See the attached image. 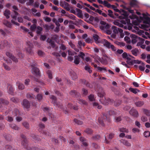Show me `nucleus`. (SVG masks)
<instances>
[{"label":"nucleus","mask_w":150,"mask_h":150,"mask_svg":"<svg viewBox=\"0 0 150 150\" xmlns=\"http://www.w3.org/2000/svg\"><path fill=\"white\" fill-rule=\"evenodd\" d=\"M132 24L134 25H133L131 24L129 25L128 26V29L131 30L132 32L136 33L139 35L142 36L143 38L147 39L148 37L150 38V31L149 33L147 32H144L143 30H140L138 27L136 26L139 25V23L136 20L132 21Z\"/></svg>","instance_id":"nucleus-1"},{"label":"nucleus","mask_w":150,"mask_h":150,"mask_svg":"<svg viewBox=\"0 0 150 150\" xmlns=\"http://www.w3.org/2000/svg\"><path fill=\"white\" fill-rule=\"evenodd\" d=\"M147 16H149V14L147 13L146 15L143 13L142 16L140 17L141 20L143 21L144 24H139V27L146 30L150 31V18Z\"/></svg>","instance_id":"nucleus-2"},{"label":"nucleus","mask_w":150,"mask_h":150,"mask_svg":"<svg viewBox=\"0 0 150 150\" xmlns=\"http://www.w3.org/2000/svg\"><path fill=\"white\" fill-rule=\"evenodd\" d=\"M121 15L119 16L121 19H123L122 20L121 23L125 25L129 24L130 23V20L128 18V14L127 12L122 10L121 12Z\"/></svg>","instance_id":"nucleus-3"},{"label":"nucleus","mask_w":150,"mask_h":150,"mask_svg":"<svg viewBox=\"0 0 150 150\" xmlns=\"http://www.w3.org/2000/svg\"><path fill=\"white\" fill-rule=\"evenodd\" d=\"M116 112L115 111H113V110H111L109 112V115H104L102 119L99 118L98 121L99 123L102 126H104V123L103 122H104L107 121H109L110 120V118L109 115H116Z\"/></svg>","instance_id":"nucleus-4"},{"label":"nucleus","mask_w":150,"mask_h":150,"mask_svg":"<svg viewBox=\"0 0 150 150\" xmlns=\"http://www.w3.org/2000/svg\"><path fill=\"white\" fill-rule=\"evenodd\" d=\"M122 57L123 58L126 59L127 61V62L129 65H132L134 63L139 64L141 62L139 60H132L131 58H133V57L130 55H127L126 52H124L122 54Z\"/></svg>","instance_id":"nucleus-5"},{"label":"nucleus","mask_w":150,"mask_h":150,"mask_svg":"<svg viewBox=\"0 0 150 150\" xmlns=\"http://www.w3.org/2000/svg\"><path fill=\"white\" fill-rule=\"evenodd\" d=\"M12 7L13 10V11L14 14L13 15V14H12L11 15V17L13 19L11 20V23L17 25H18L19 24L14 21V20H16L17 17L18 15V13L15 11L16 10H18V8L16 6L14 5L13 6H12Z\"/></svg>","instance_id":"nucleus-6"},{"label":"nucleus","mask_w":150,"mask_h":150,"mask_svg":"<svg viewBox=\"0 0 150 150\" xmlns=\"http://www.w3.org/2000/svg\"><path fill=\"white\" fill-rule=\"evenodd\" d=\"M100 24L99 28L103 32H106L111 26L110 24L106 23L103 21H101Z\"/></svg>","instance_id":"nucleus-7"},{"label":"nucleus","mask_w":150,"mask_h":150,"mask_svg":"<svg viewBox=\"0 0 150 150\" xmlns=\"http://www.w3.org/2000/svg\"><path fill=\"white\" fill-rule=\"evenodd\" d=\"M33 45L30 42H27L26 47L25 50L26 52L30 54H32L33 53V51L32 49Z\"/></svg>","instance_id":"nucleus-8"},{"label":"nucleus","mask_w":150,"mask_h":150,"mask_svg":"<svg viewBox=\"0 0 150 150\" xmlns=\"http://www.w3.org/2000/svg\"><path fill=\"white\" fill-rule=\"evenodd\" d=\"M130 37L132 39V43L133 44L135 43L138 40L141 41L142 39L133 34L130 35Z\"/></svg>","instance_id":"nucleus-9"},{"label":"nucleus","mask_w":150,"mask_h":150,"mask_svg":"<svg viewBox=\"0 0 150 150\" xmlns=\"http://www.w3.org/2000/svg\"><path fill=\"white\" fill-rule=\"evenodd\" d=\"M130 114L135 117H138L139 114L137 111L134 108H132L129 111Z\"/></svg>","instance_id":"nucleus-10"},{"label":"nucleus","mask_w":150,"mask_h":150,"mask_svg":"<svg viewBox=\"0 0 150 150\" xmlns=\"http://www.w3.org/2000/svg\"><path fill=\"white\" fill-rule=\"evenodd\" d=\"M104 99L105 100H104V99H101L99 100L100 101V102L103 104L104 105H107L108 104H110L113 101V100L110 99L109 98H107L106 99L105 98H104Z\"/></svg>","instance_id":"nucleus-11"},{"label":"nucleus","mask_w":150,"mask_h":150,"mask_svg":"<svg viewBox=\"0 0 150 150\" xmlns=\"http://www.w3.org/2000/svg\"><path fill=\"white\" fill-rule=\"evenodd\" d=\"M79 139L81 142V145L83 147H86L88 146V144L87 142V140L84 137H80Z\"/></svg>","instance_id":"nucleus-12"},{"label":"nucleus","mask_w":150,"mask_h":150,"mask_svg":"<svg viewBox=\"0 0 150 150\" xmlns=\"http://www.w3.org/2000/svg\"><path fill=\"white\" fill-rule=\"evenodd\" d=\"M101 43L103 44V45L108 48L110 47L111 44L108 41L105 39H103L101 40Z\"/></svg>","instance_id":"nucleus-13"},{"label":"nucleus","mask_w":150,"mask_h":150,"mask_svg":"<svg viewBox=\"0 0 150 150\" xmlns=\"http://www.w3.org/2000/svg\"><path fill=\"white\" fill-rule=\"evenodd\" d=\"M33 74L36 76L39 75V70L38 68L36 67H33L31 69Z\"/></svg>","instance_id":"nucleus-14"},{"label":"nucleus","mask_w":150,"mask_h":150,"mask_svg":"<svg viewBox=\"0 0 150 150\" xmlns=\"http://www.w3.org/2000/svg\"><path fill=\"white\" fill-rule=\"evenodd\" d=\"M22 105L24 108H28L30 107V104L29 101L27 100L24 99L23 100Z\"/></svg>","instance_id":"nucleus-15"},{"label":"nucleus","mask_w":150,"mask_h":150,"mask_svg":"<svg viewBox=\"0 0 150 150\" xmlns=\"http://www.w3.org/2000/svg\"><path fill=\"white\" fill-rule=\"evenodd\" d=\"M6 55L8 57L10 58L12 60H13L14 62H18V59L14 57L13 56L12 54L9 52H7L6 53Z\"/></svg>","instance_id":"nucleus-16"},{"label":"nucleus","mask_w":150,"mask_h":150,"mask_svg":"<svg viewBox=\"0 0 150 150\" xmlns=\"http://www.w3.org/2000/svg\"><path fill=\"white\" fill-rule=\"evenodd\" d=\"M120 142L126 146L130 147L131 146V144L127 140L122 139L120 140Z\"/></svg>","instance_id":"nucleus-17"},{"label":"nucleus","mask_w":150,"mask_h":150,"mask_svg":"<svg viewBox=\"0 0 150 150\" xmlns=\"http://www.w3.org/2000/svg\"><path fill=\"white\" fill-rule=\"evenodd\" d=\"M112 29L113 30V32L115 34H117L119 32L122 31V29H121L117 28L115 26H112Z\"/></svg>","instance_id":"nucleus-18"},{"label":"nucleus","mask_w":150,"mask_h":150,"mask_svg":"<svg viewBox=\"0 0 150 150\" xmlns=\"http://www.w3.org/2000/svg\"><path fill=\"white\" fill-rule=\"evenodd\" d=\"M93 57L95 60L98 63L100 62L102 64H104L106 62L103 61V59L100 58L97 55Z\"/></svg>","instance_id":"nucleus-19"},{"label":"nucleus","mask_w":150,"mask_h":150,"mask_svg":"<svg viewBox=\"0 0 150 150\" xmlns=\"http://www.w3.org/2000/svg\"><path fill=\"white\" fill-rule=\"evenodd\" d=\"M68 17L69 18L74 20H75L76 22L81 23L82 21L81 20H77L76 19V17L75 16L72 14H69L68 15Z\"/></svg>","instance_id":"nucleus-20"},{"label":"nucleus","mask_w":150,"mask_h":150,"mask_svg":"<svg viewBox=\"0 0 150 150\" xmlns=\"http://www.w3.org/2000/svg\"><path fill=\"white\" fill-rule=\"evenodd\" d=\"M132 54L135 56H137L139 54V52L138 50L136 48H134L131 50Z\"/></svg>","instance_id":"nucleus-21"},{"label":"nucleus","mask_w":150,"mask_h":150,"mask_svg":"<svg viewBox=\"0 0 150 150\" xmlns=\"http://www.w3.org/2000/svg\"><path fill=\"white\" fill-rule=\"evenodd\" d=\"M50 98L52 100V103H53L54 105L58 106V107L59 106L58 105L57 103L56 102V98L54 96L51 95L50 96Z\"/></svg>","instance_id":"nucleus-22"},{"label":"nucleus","mask_w":150,"mask_h":150,"mask_svg":"<svg viewBox=\"0 0 150 150\" xmlns=\"http://www.w3.org/2000/svg\"><path fill=\"white\" fill-rule=\"evenodd\" d=\"M62 6L67 11H69L70 10V5L68 3L66 2H64Z\"/></svg>","instance_id":"nucleus-23"},{"label":"nucleus","mask_w":150,"mask_h":150,"mask_svg":"<svg viewBox=\"0 0 150 150\" xmlns=\"http://www.w3.org/2000/svg\"><path fill=\"white\" fill-rule=\"evenodd\" d=\"M144 39H142L140 42H137V46H140L141 48L142 49H144L145 48V45H142V43L144 42Z\"/></svg>","instance_id":"nucleus-24"},{"label":"nucleus","mask_w":150,"mask_h":150,"mask_svg":"<svg viewBox=\"0 0 150 150\" xmlns=\"http://www.w3.org/2000/svg\"><path fill=\"white\" fill-rule=\"evenodd\" d=\"M93 37L96 43H98L100 42H101V40H100V38L98 35L95 34L93 35Z\"/></svg>","instance_id":"nucleus-25"},{"label":"nucleus","mask_w":150,"mask_h":150,"mask_svg":"<svg viewBox=\"0 0 150 150\" xmlns=\"http://www.w3.org/2000/svg\"><path fill=\"white\" fill-rule=\"evenodd\" d=\"M8 92L10 94H12L13 91V89L12 86L10 85H8L7 86Z\"/></svg>","instance_id":"nucleus-26"},{"label":"nucleus","mask_w":150,"mask_h":150,"mask_svg":"<svg viewBox=\"0 0 150 150\" xmlns=\"http://www.w3.org/2000/svg\"><path fill=\"white\" fill-rule=\"evenodd\" d=\"M80 61V59L78 56H74V62L76 64H79Z\"/></svg>","instance_id":"nucleus-27"},{"label":"nucleus","mask_w":150,"mask_h":150,"mask_svg":"<svg viewBox=\"0 0 150 150\" xmlns=\"http://www.w3.org/2000/svg\"><path fill=\"white\" fill-rule=\"evenodd\" d=\"M18 88L20 90H23L24 88V86L23 84L18 82L17 83Z\"/></svg>","instance_id":"nucleus-28"},{"label":"nucleus","mask_w":150,"mask_h":150,"mask_svg":"<svg viewBox=\"0 0 150 150\" xmlns=\"http://www.w3.org/2000/svg\"><path fill=\"white\" fill-rule=\"evenodd\" d=\"M76 11L77 16L80 18L82 17L83 15L81 10L79 8H76Z\"/></svg>","instance_id":"nucleus-29"},{"label":"nucleus","mask_w":150,"mask_h":150,"mask_svg":"<svg viewBox=\"0 0 150 150\" xmlns=\"http://www.w3.org/2000/svg\"><path fill=\"white\" fill-rule=\"evenodd\" d=\"M104 95V91L102 90H99L98 93V96L100 97H103Z\"/></svg>","instance_id":"nucleus-30"},{"label":"nucleus","mask_w":150,"mask_h":150,"mask_svg":"<svg viewBox=\"0 0 150 150\" xmlns=\"http://www.w3.org/2000/svg\"><path fill=\"white\" fill-rule=\"evenodd\" d=\"M4 14L6 17V18H9L10 17V11L8 10H6L4 13Z\"/></svg>","instance_id":"nucleus-31"},{"label":"nucleus","mask_w":150,"mask_h":150,"mask_svg":"<svg viewBox=\"0 0 150 150\" xmlns=\"http://www.w3.org/2000/svg\"><path fill=\"white\" fill-rule=\"evenodd\" d=\"M140 61L141 62L140 64H141L142 65L139 66V68L141 71H144L145 69V64L143 62H142ZM139 64H140V63Z\"/></svg>","instance_id":"nucleus-32"},{"label":"nucleus","mask_w":150,"mask_h":150,"mask_svg":"<svg viewBox=\"0 0 150 150\" xmlns=\"http://www.w3.org/2000/svg\"><path fill=\"white\" fill-rule=\"evenodd\" d=\"M69 44L71 46V48L74 49V50L76 52H78L79 51V50L75 48V45L73 44L71 42H69Z\"/></svg>","instance_id":"nucleus-33"},{"label":"nucleus","mask_w":150,"mask_h":150,"mask_svg":"<svg viewBox=\"0 0 150 150\" xmlns=\"http://www.w3.org/2000/svg\"><path fill=\"white\" fill-rule=\"evenodd\" d=\"M142 110L145 114L148 116H150V110L144 108H143Z\"/></svg>","instance_id":"nucleus-34"},{"label":"nucleus","mask_w":150,"mask_h":150,"mask_svg":"<svg viewBox=\"0 0 150 150\" xmlns=\"http://www.w3.org/2000/svg\"><path fill=\"white\" fill-rule=\"evenodd\" d=\"M37 30L36 31V33L37 34H40L42 30V27L38 26L36 28Z\"/></svg>","instance_id":"nucleus-35"},{"label":"nucleus","mask_w":150,"mask_h":150,"mask_svg":"<svg viewBox=\"0 0 150 150\" xmlns=\"http://www.w3.org/2000/svg\"><path fill=\"white\" fill-rule=\"evenodd\" d=\"M144 104L143 102L139 101L135 103V104L137 107H141Z\"/></svg>","instance_id":"nucleus-36"},{"label":"nucleus","mask_w":150,"mask_h":150,"mask_svg":"<svg viewBox=\"0 0 150 150\" xmlns=\"http://www.w3.org/2000/svg\"><path fill=\"white\" fill-rule=\"evenodd\" d=\"M71 76L73 80H75L77 78V76L75 72H73L71 74Z\"/></svg>","instance_id":"nucleus-37"},{"label":"nucleus","mask_w":150,"mask_h":150,"mask_svg":"<svg viewBox=\"0 0 150 150\" xmlns=\"http://www.w3.org/2000/svg\"><path fill=\"white\" fill-rule=\"evenodd\" d=\"M129 90L132 92L134 93H136L137 92H139V91L137 89L135 88H130Z\"/></svg>","instance_id":"nucleus-38"},{"label":"nucleus","mask_w":150,"mask_h":150,"mask_svg":"<svg viewBox=\"0 0 150 150\" xmlns=\"http://www.w3.org/2000/svg\"><path fill=\"white\" fill-rule=\"evenodd\" d=\"M78 103L81 105H86L87 104V103L85 101L81 99H79L78 100Z\"/></svg>","instance_id":"nucleus-39"},{"label":"nucleus","mask_w":150,"mask_h":150,"mask_svg":"<svg viewBox=\"0 0 150 150\" xmlns=\"http://www.w3.org/2000/svg\"><path fill=\"white\" fill-rule=\"evenodd\" d=\"M91 67L90 66H86L85 67V69L89 73L92 72V70L91 69Z\"/></svg>","instance_id":"nucleus-40"},{"label":"nucleus","mask_w":150,"mask_h":150,"mask_svg":"<svg viewBox=\"0 0 150 150\" xmlns=\"http://www.w3.org/2000/svg\"><path fill=\"white\" fill-rule=\"evenodd\" d=\"M10 126L13 129H15V130H18V129L19 128V127H18V126H17L15 124H12L10 125Z\"/></svg>","instance_id":"nucleus-41"},{"label":"nucleus","mask_w":150,"mask_h":150,"mask_svg":"<svg viewBox=\"0 0 150 150\" xmlns=\"http://www.w3.org/2000/svg\"><path fill=\"white\" fill-rule=\"evenodd\" d=\"M97 69L100 71H106V67H97Z\"/></svg>","instance_id":"nucleus-42"},{"label":"nucleus","mask_w":150,"mask_h":150,"mask_svg":"<svg viewBox=\"0 0 150 150\" xmlns=\"http://www.w3.org/2000/svg\"><path fill=\"white\" fill-rule=\"evenodd\" d=\"M37 27L36 25L34 24L32 25L30 28V30L32 31H34L36 29Z\"/></svg>","instance_id":"nucleus-43"},{"label":"nucleus","mask_w":150,"mask_h":150,"mask_svg":"<svg viewBox=\"0 0 150 150\" xmlns=\"http://www.w3.org/2000/svg\"><path fill=\"white\" fill-rule=\"evenodd\" d=\"M47 73L49 78L52 79V73L51 71L48 70L47 71Z\"/></svg>","instance_id":"nucleus-44"},{"label":"nucleus","mask_w":150,"mask_h":150,"mask_svg":"<svg viewBox=\"0 0 150 150\" xmlns=\"http://www.w3.org/2000/svg\"><path fill=\"white\" fill-rule=\"evenodd\" d=\"M79 57H81L83 60L84 59V57L85 56V54L83 52H80L79 54L78 55Z\"/></svg>","instance_id":"nucleus-45"},{"label":"nucleus","mask_w":150,"mask_h":150,"mask_svg":"<svg viewBox=\"0 0 150 150\" xmlns=\"http://www.w3.org/2000/svg\"><path fill=\"white\" fill-rule=\"evenodd\" d=\"M4 24L7 26L10 27L11 26V23L8 22L7 20H5L4 22Z\"/></svg>","instance_id":"nucleus-46"},{"label":"nucleus","mask_w":150,"mask_h":150,"mask_svg":"<svg viewBox=\"0 0 150 150\" xmlns=\"http://www.w3.org/2000/svg\"><path fill=\"white\" fill-rule=\"evenodd\" d=\"M119 130L120 132L126 133H128L129 132V130L128 129H127L124 128H120V129Z\"/></svg>","instance_id":"nucleus-47"},{"label":"nucleus","mask_w":150,"mask_h":150,"mask_svg":"<svg viewBox=\"0 0 150 150\" xmlns=\"http://www.w3.org/2000/svg\"><path fill=\"white\" fill-rule=\"evenodd\" d=\"M103 4L108 8H110V4L106 1H103Z\"/></svg>","instance_id":"nucleus-48"},{"label":"nucleus","mask_w":150,"mask_h":150,"mask_svg":"<svg viewBox=\"0 0 150 150\" xmlns=\"http://www.w3.org/2000/svg\"><path fill=\"white\" fill-rule=\"evenodd\" d=\"M88 99L89 100L91 101H94L95 100V98L94 96L93 95H90L88 97Z\"/></svg>","instance_id":"nucleus-49"},{"label":"nucleus","mask_w":150,"mask_h":150,"mask_svg":"<svg viewBox=\"0 0 150 150\" xmlns=\"http://www.w3.org/2000/svg\"><path fill=\"white\" fill-rule=\"evenodd\" d=\"M93 107H97L98 108L100 109L102 107L101 105H99L98 104L96 103H93Z\"/></svg>","instance_id":"nucleus-50"},{"label":"nucleus","mask_w":150,"mask_h":150,"mask_svg":"<svg viewBox=\"0 0 150 150\" xmlns=\"http://www.w3.org/2000/svg\"><path fill=\"white\" fill-rule=\"evenodd\" d=\"M85 132L88 134H91L92 133L93 131L91 129L87 128L85 130Z\"/></svg>","instance_id":"nucleus-51"},{"label":"nucleus","mask_w":150,"mask_h":150,"mask_svg":"<svg viewBox=\"0 0 150 150\" xmlns=\"http://www.w3.org/2000/svg\"><path fill=\"white\" fill-rule=\"evenodd\" d=\"M47 41L49 42L50 45L51 47H55V45L54 41H52L51 40H50L49 41L48 40H47Z\"/></svg>","instance_id":"nucleus-52"},{"label":"nucleus","mask_w":150,"mask_h":150,"mask_svg":"<svg viewBox=\"0 0 150 150\" xmlns=\"http://www.w3.org/2000/svg\"><path fill=\"white\" fill-rule=\"evenodd\" d=\"M74 121L78 125H81L83 124V122L82 121L76 119L74 120Z\"/></svg>","instance_id":"nucleus-53"},{"label":"nucleus","mask_w":150,"mask_h":150,"mask_svg":"<svg viewBox=\"0 0 150 150\" xmlns=\"http://www.w3.org/2000/svg\"><path fill=\"white\" fill-rule=\"evenodd\" d=\"M43 19L45 21L48 22H50L51 21V19L50 17L47 16L44 17Z\"/></svg>","instance_id":"nucleus-54"},{"label":"nucleus","mask_w":150,"mask_h":150,"mask_svg":"<svg viewBox=\"0 0 150 150\" xmlns=\"http://www.w3.org/2000/svg\"><path fill=\"white\" fill-rule=\"evenodd\" d=\"M108 14L109 16L110 17L113 18L114 17V16L112 13V11L111 10H108Z\"/></svg>","instance_id":"nucleus-55"},{"label":"nucleus","mask_w":150,"mask_h":150,"mask_svg":"<svg viewBox=\"0 0 150 150\" xmlns=\"http://www.w3.org/2000/svg\"><path fill=\"white\" fill-rule=\"evenodd\" d=\"M144 137H147L150 136V132L149 131H145L144 132Z\"/></svg>","instance_id":"nucleus-56"},{"label":"nucleus","mask_w":150,"mask_h":150,"mask_svg":"<svg viewBox=\"0 0 150 150\" xmlns=\"http://www.w3.org/2000/svg\"><path fill=\"white\" fill-rule=\"evenodd\" d=\"M124 39L127 43H128L130 42L131 40L130 38L128 37L125 36L124 38Z\"/></svg>","instance_id":"nucleus-57"},{"label":"nucleus","mask_w":150,"mask_h":150,"mask_svg":"<svg viewBox=\"0 0 150 150\" xmlns=\"http://www.w3.org/2000/svg\"><path fill=\"white\" fill-rule=\"evenodd\" d=\"M85 9L89 13H90L92 15H94L95 14V13L92 11L88 8H87L85 7Z\"/></svg>","instance_id":"nucleus-58"},{"label":"nucleus","mask_w":150,"mask_h":150,"mask_svg":"<svg viewBox=\"0 0 150 150\" xmlns=\"http://www.w3.org/2000/svg\"><path fill=\"white\" fill-rule=\"evenodd\" d=\"M38 55L41 57H43L44 55V53L41 50H39L38 52Z\"/></svg>","instance_id":"nucleus-59"},{"label":"nucleus","mask_w":150,"mask_h":150,"mask_svg":"<svg viewBox=\"0 0 150 150\" xmlns=\"http://www.w3.org/2000/svg\"><path fill=\"white\" fill-rule=\"evenodd\" d=\"M6 119L9 122H11L13 120V117H12L8 116L6 117Z\"/></svg>","instance_id":"nucleus-60"},{"label":"nucleus","mask_w":150,"mask_h":150,"mask_svg":"<svg viewBox=\"0 0 150 150\" xmlns=\"http://www.w3.org/2000/svg\"><path fill=\"white\" fill-rule=\"evenodd\" d=\"M122 120L121 117L120 116L118 117H116L115 118V121L116 122H118Z\"/></svg>","instance_id":"nucleus-61"},{"label":"nucleus","mask_w":150,"mask_h":150,"mask_svg":"<svg viewBox=\"0 0 150 150\" xmlns=\"http://www.w3.org/2000/svg\"><path fill=\"white\" fill-rule=\"evenodd\" d=\"M100 137V136L98 135H97L93 136L92 138V139L93 140H96L98 139Z\"/></svg>","instance_id":"nucleus-62"},{"label":"nucleus","mask_w":150,"mask_h":150,"mask_svg":"<svg viewBox=\"0 0 150 150\" xmlns=\"http://www.w3.org/2000/svg\"><path fill=\"white\" fill-rule=\"evenodd\" d=\"M37 98L39 101H40L42 98V95L40 94H38L37 95Z\"/></svg>","instance_id":"nucleus-63"},{"label":"nucleus","mask_w":150,"mask_h":150,"mask_svg":"<svg viewBox=\"0 0 150 150\" xmlns=\"http://www.w3.org/2000/svg\"><path fill=\"white\" fill-rule=\"evenodd\" d=\"M141 120L143 122H145L147 120V117L144 116H142L141 118Z\"/></svg>","instance_id":"nucleus-64"}]
</instances>
